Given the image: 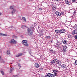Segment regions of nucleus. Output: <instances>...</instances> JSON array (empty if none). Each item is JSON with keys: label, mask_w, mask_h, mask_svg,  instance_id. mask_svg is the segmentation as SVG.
Masks as SVG:
<instances>
[{"label": "nucleus", "mask_w": 77, "mask_h": 77, "mask_svg": "<svg viewBox=\"0 0 77 77\" xmlns=\"http://www.w3.org/2000/svg\"><path fill=\"white\" fill-rule=\"evenodd\" d=\"M22 43L26 47H29V45L27 43V41L26 40H23L22 42Z\"/></svg>", "instance_id": "nucleus-1"}, {"label": "nucleus", "mask_w": 77, "mask_h": 77, "mask_svg": "<svg viewBox=\"0 0 77 77\" xmlns=\"http://www.w3.org/2000/svg\"><path fill=\"white\" fill-rule=\"evenodd\" d=\"M55 61L56 62V63L54 64L55 65H57V64L59 66H61V62L60 61L57 59H55Z\"/></svg>", "instance_id": "nucleus-2"}, {"label": "nucleus", "mask_w": 77, "mask_h": 77, "mask_svg": "<svg viewBox=\"0 0 77 77\" xmlns=\"http://www.w3.org/2000/svg\"><path fill=\"white\" fill-rule=\"evenodd\" d=\"M10 44H17V41L14 39H11L10 41Z\"/></svg>", "instance_id": "nucleus-3"}, {"label": "nucleus", "mask_w": 77, "mask_h": 77, "mask_svg": "<svg viewBox=\"0 0 77 77\" xmlns=\"http://www.w3.org/2000/svg\"><path fill=\"white\" fill-rule=\"evenodd\" d=\"M28 34L29 35H32V31L30 28H28L27 29Z\"/></svg>", "instance_id": "nucleus-4"}, {"label": "nucleus", "mask_w": 77, "mask_h": 77, "mask_svg": "<svg viewBox=\"0 0 77 77\" xmlns=\"http://www.w3.org/2000/svg\"><path fill=\"white\" fill-rule=\"evenodd\" d=\"M66 48H67V46L65 45L63 46V52H66Z\"/></svg>", "instance_id": "nucleus-5"}, {"label": "nucleus", "mask_w": 77, "mask_h": 77, "mask_svg": "<svg viewBox=\"0 0 77 77\" xmlns=\"http://www.w3.org/2000/svg\"><path fill=\"white\" fill-rule=\"evenodd\" d=\"M65 3L66 5H71V2L68 0H65Z\"/></svg>", "instance_id": "nucleus-6"}, {"label": "nucleus", "mask_w": 77, "mask_h": 77, "mask_svg": "<svg viewBox=\"0 0 77 77\" xmlns=\"http://www.w3.org/2000/svg\"><path fill=\"white\" fill-rule=\"evenodd\" d=\"M72 35H75L77 34V31L76 30H74L72 32Z\"/></svg>", "instance_id": "nucleus-7"}, {"label": "nucleus", "mask_w": 77, "mask_h": 77, "mask_svg": "<svg viewBox=\"0 0 77 77\" xmlns=\"http://www.w3.org/2000/svg\"><path fill=\"white\" fill-rule=\"evenodd\" d=\"M60 33H65V29H63L60 30Z\"/></svg>", "instance_id": "nucleus-8"}, {"label": "nucleus", "mask_w": 77, "mask_h": 77, "mask_svg": "<svg viewBox=\"0 0 77 77\" xmlns=\"http://www.w3.org/2000/svg\"><path fill=\"white\" fill-rule=\"evenodd\" d=\"M51 76V73H48L45 75V76H43L42 77H50Z\"/></svg>", "instance_id": "nucleus-9"}, {"label": "nucleus", "mask_w": 77, "mask_h": 77, "mask_svg": "<svg viewBox=\"0 0 77 77\" xmlns=\"http://www.w3.org/2000/svg\"><path fill=\"white\" fill-rule=\"evenodd\" d=\"M62 68H63V69H66V67L67 66L63 64L61 66Z\"/></svg>", "instance_id": "nucleus-10"}, {"label": "nucleus", "mask_w": 77, "mask_h": 77, "mask_svg": "<svg viewBox=\"0 0 77 77\" xmlns=\"http://www.w3.org/2000/svg\"><path fill=\"white\" fill-rule=\"evenodd\" d=\"M55 32L56 33H57L58 34H60V30H55Z\"/></svg>", "instance_id": "nucleus-11"}, {"label": "nucleus", "mask_w": 77, "mask_h": 77, "mask_svg": "<svg viewBox=\"0 0 77 77\" xmlns=\"http://www.w3.org/2000/svg\"><path fill=\"white\" fill-rule=\"evenodd\" d=\"M14 68H13L10 69L9 70V72L10 73H11V72H12V71H14Z\"/></svg>", "instance_id": "nucleus-12"}, {"label": "nucleus", "mask_w": 77, "mask_h": 77, "mask_svg": "<svg viewBox=\"0 0 77 77\" xmlns=\"http://www.w3.org/2000/svg\"><path fill=\"white\" fill-rule=\"evenodd\" d=\"M63 44H66L67 43V41L63 39Z\"/></svg>", "instance_id": "nucleus-13"}, {"label": "nucleus", "mask_w": 77, "mask_h": 77, "mask_svg": "<svg viewBox=\"0 0 77 77\" xmlns=\"http://www.w3.org/2000/svg\"><path fill=\"white\" fill-rule=\"evenodd\" d=\"M16 11V10L15 9H13V10H12L11 11V14L12 15H13L14 14H15V12Z\"/></svg>", "instance_id": "nucleus-14"}, {"label": "nucleus", "mask_w": 77, "mask_h": 77, "mask_svg": "<svg viewBox=\"0 0 77 77\" xmlns=\"http://www.w3.org/2000/svg\"><path fill=\"white\" fill-rule=\"evenodd\" d=\"M34 66L36 68H38L39 67V64L38 63H35L34 65Z\"/></svg>", "instance_id": "nucleus-15"}, {"label": "nucleus", "mask_w": 77, "mask_h": 77, "mask_svg": "<svg viewBox=\"0 0 77 77\" xmlns=\"http://www.w3.org/2000/svg\"><path fill=\"white\" fill-rule=\"evenodd\" d=\"M22 28H23V29H26V28H28V27L26 26L23 25L22 26Z\"/></svg>", "instance_id": "nucleus-16"}, {"label": "nucleus", "mask_w": 77, "mask_h": 77, "mask_svg": "<svg viewBox=\"0 0 77 77\" xmlns=\"http://www.w3.org/2000/svg\"><path fill=\"white\" fill-rule=\"evenodd\" d=\"M22 20L25 22H26V19L25 18V17H22Z\"/></svg>", "instance_id": "nucleus-17"}, {"label": "nucleus", "mask_w": 77, "mask_h": 77, "mask_svg": "<svg viewBox=\"0 0 77 77\" xmlns=\"http://www.w3.org/2000/svg\"><path fill=\"white\" fill-rule=\"evenodd\" d=\"M51 63H54L55 64H56V61L54 60H52L51 62Z\"/></svg>", "instance_id": "nucleus-18"}, {"label": "nucleus", "mask_w": 77, "mask_h": 77, "mask_svg": "<svg viewBox=\"0 0 77 77\" xmlns=\"http://www.w3.org/2000/svg\"><path fill=\"white\" fill-rule=\"evenodd\" d=\"M0 36H7V35L4 34L0 33Z\"/></svg>", "instance_id": "nucleus-19"}, {"label": "nucleus", "mask_w": 77, "mask_h": 77, "mask_svg": "<svg viewBox=\"0 0 77 77\" xmlns=\"http://www.w3.org/2000/svg\"><path fill=\"white\" fill-rule=\"evenodd\" d=\"M68 37L70 39H71L72 38V35L70 34L69 35H68Z\"/></svg>", "instance_id": "nucleus-20"}, {"label": "nucleus", "mask_w": 77, "mask_h": 77, "mask_svg": "<svg viewBox=\"0 0 77 77\" xmlns=\"http://www.w3.org/2000/svg\"><path fill=\"white\" fill-rule=\"evenodd\" d=\"M45 38H46V39H50V38H51V37L49 36H46Z\"/></svg>", "instance_id": "nucleus-21"}, {"label": "nucleus", "mask_w": 77, "mask_h": 77, "mask_svg": "<svg viewBox=\"0 0 77 77\" xmlns=\"http://www.w3.org/2000/svg\"><path fill=\"white\" fill-rule=\"evenodd\" d=\"M7 54H10V51L9 50H8L7 51Z\"/></svg>", "instance_id": "nucleus-22"}, {"label": "nucleus", "mask_w": 77, "mask_h": 77, "mask_svg": "<svg viewBox=\"0 0 77 77\" xmlns=\"http://www.w3.org/2000/svg\"><path fill=\"white\" fill-rule=\"evenodd\" d=\"M14 8V6H10V9H13Z\"/></svg>", "instance_id": "nucleus-23"}, {"label": "nucleus", "mask_w": 77, "mask_h": 77, "mask_svg": "<svg viewBox=\"0 0 77 77\" xmlns=\"http://www.w3.org/2000/svg\"><path fill=\"white\" fill-rule=\"evenodd\" d=\"M1 72L2 74V75H4V72H3V70L2 69L1 70Z\"/></svg>", "instance_id": "nucleus-24"}, {"label": "nucleus", "mask_w": 77, "mask_h": 77, "mask_svg": "<svg viewBox=\"0 0 77 77\" xmlns=\"http://www.w3.org/2000/svg\"><path fill=\"white\" fill-rule=\"evenodd\" d=\"M51 77H56L55 76V75H54L53 74H51Z\"/></svg>", "instance_id": "nucleus-25"}, {"label": "nucleus", "mask_w": 77, "mask_h": 77, "mask_svg": "<svg viewBox=\"0 0 77 77\" xmlns=\"http://www.w3.org/2000/svg\"><path fill=\"white\" fill-rule=\"evenodd\" d=\"M55 48H59V45H55Z\"/></svg>", "instance_id": "nucleus-26"}, {"label": "nucleus", "mask_w": 77, "mask_h": 77, "mask_svg": "<svg viewBox=\"0 0 77 77\" xmlns=\"http://www.w3.org/2000/svg\"><path fill=\"white\" fill-rule=\"evenodd\" d=\"M59 12L58 11H56L55 12V14H56L57 15V16H58V15L59 14Z\"/></svg>", "instance_id": "nucleus-27"}, {"label": "nucleus", "mask_w": 77, "mask_h": 77, "mask_svg": "<svg viewBox=\"0 0 77 77\" xmlns=\"http://www.w3.org/2000/svg\"><path fill=\"white\" fill-rule=\"evenodd\" d=\"M61 13H60V12H59L58 16V17H61Z\"/></svg>", "instance_id": "nucleus-28"}, {"label": "nucleus", "mask_w": 77, "mask_h": 77, "mask_svg": "<svg viewBox=\"0 0 77 77\" xmlns=\"http://www.w3.org/2000/svg\"><path fill=\"white\" fill-rule=\"evenodd\" d=\"M72 2L75 3V2H76V1H77V0H72Z\"/></svg>", "instance_id": "nucleus-29"}, {"label": "nucleus", "mask_w": 77, "mask_h": 77, "mask_svg": "<svg viewBox=\"0 0 77 77\" xmlns=\"http://www.w3.org/2000/svg\"><path fill=\"white\" fill-rule=\"evenodd\" d=\"M52 9L54 10H55V9H56V7H55L54 6H53L52 7Z\"/></svg>", "instance_id": "nucleus-30"}, {"label": "nucleus", "mask_w": 77, "mask_h": 77, "mask_svg": "<svg viewBox=\"0 0 77 77\" xmlns=\"http://www.w3.org/2000/svg\"><path fill=\"white\" fill-rule=\"evenodd\" d=\"M61 15H64L65 14V13H64V12H62L61 13Z\"/></svg>", "instance_id": "nucleus-31"}, {"label": "nucleus", "mask_w": 77, "mask_h": 77, "mask_svg": "<svg viewBox=\"0 0 77 77\" xmlns=\"http://www.w3.org/2000/svg\"><path fill=\"white\" fill-rule=\"evenodd\" d=\"M50 42L51 44V43H53V41L52 40H50Z\"/></svg>", "instance_id": "nucleus-32"}, {"label": "nucleus", "mask_w": 77, "mask_h": 77, "mask_svg": "<svg viewBox=\"0 0 77 77\" xmlns=\"http://www.w3.org/2000/svg\"><path fill=\"white\" fill-rule=\"evenodd\" d=\"M75 65H77V60H76L75 61Z\"/></svg>", "instance_id": "nucleus-33"}, {"label": "nucleus", "mask_w": 77, "mask_h": 77, "mask_svg": "<svg viewBox=\"0 0 77 77\" xmlns=\"http://www.w3.org/2000/svg\"><path fill=\"white\" fill-rule=\"evenodd\" d=\"M54 72L55 73H56V72H57V71H56V70H53Z\"/></svg>", "instance_id": "nucleus-34"}, {"label": "nucleus", "mask_w": 77, "mask_h": 77, "mask_svg": "<svg viewBox=\"0 0 77 77\" xmlns=\"http://www.w3.org/2000/svg\"><path fill=\"white\" fill-rule=\"evenodd\" d=\"M23 54L22 53H20L19 54V56H21Z\"/></svg>", "instance_id": "nucleus-35"}, {"label": "nucleus", "mask_w": 77, "mask_h": 77, "mask_svg": "<svg viewBox=\"0 0 77 77\" xmlns=\"http://www.w3.org/2000/svg\"><path fill=\"white\" fill-rule=\"evenodd\" d=\"M75 38V39H77V35H75L74 36Z\"/></svg>", "instance_id": "nucleus-36"}, {"label": "nucleus", "mask_w": 77, "mask_h": 77, "mask_svg": "<svg viewBox=\"0 0 77 77\" xmlns=\"http://www.w3.org/2000/svg\"><path fill=\"white\" fill-rule=\"evenodd\" d=\"M19 56H20V55H19V54L17 55L16 56V57H19Z\"/></svg>", "instance_id": "nucleus-37"}, {"label": "nucleus", "mask_w": 77, "mask_h": 77, "mask_svg": "<svg viewBox=\"0 0 77 77\" xmlns=\"http://www.w3.org/2000/svg\"><path fill=\"white\" fill-rule=\"evenodd\" d=\"M54 75L55 76H57V74L56 73H54Z\"/></svg>", "instance_id": "nucleus-38"}, {"label": "nucleus", "mask_w": 77, "mask_h": 77, "mask_svg": "<svg viewBox=\"0 0 77 77\" xmlns=\"http://www.w3.org/2000/svg\"><path fill=\"white\" fill-rule=\"evenodd\" d=\"M18 66L19 67H20V68H21V65H20V64H18Z\"/></svg>", "instance_id": "nucleus-39"}, {"label": "nucleus", "mask_w": 77, "mask_h": 77, "mask_svg": "<svg viewBox=\"0 0 77 77\" xmlns=\"http://www.w3.org/2000/svg\"><path fill=\"white\" fill-rule=\"evenodd\" d=\"M50 51H51V53H53V50H50Z\"/></svg>", "instance_id": "nucleus-40"}, {"label": "nucleus", "mask_w": 77, "mask_h": 77, "mask_svg": "<svg viewBox=\"0 0 77 77\" xmlns=\"http://www.w3.org/2000/svg\"><path fill=\"white\" fill-rule=\"evenodd\" d=\"M14 77H18V76H17V75H14Z\"/></svg>", "instance_id": "nucleus-41"}, {"label": "nucleus", "mask_w": 77, "mask_h": 77, "mask_svg": "<svg viewBox=\"0 0 77 77\" xmlns=\"http://www.w3.org/2000/svg\"><path fill=\"white\" fill-rule=\"evenodd\" d=\"M56 2H59V1H60V0H55Z\"/></svg>", "instance_id": "nucleus-42"}, {"label": "nucleus", "mask_w": 77, "mask_h": 77, "mask_svg": "<svg viewBox=\"0 0 77 77\" xmlns=\"http://www.w3.org/2000/svg\"><path fill=\"white\" fill-rule=\"evenodd\" d=\"M39 10L40 11H41L42 10V8H39Z\"/></svg>", "instance_id": "nucleus-43"}, {"label": "nucleus", "mask_w": 77, "mask_h": 77, "mask_svg": "<svg viewBox=\"0 0 77 77\" xmlns=\"http://www.w3.org/2000/svg\"><path fill=\"white\" fill-rule=\"evenodd\" d=\"M2 13L0 12V15H2Z\"/></svg>", "instance_id": "nucleus-44"}, {"label": "nucleus", "mask_w": 77, "mask_h": 77, "mask_svg": "<svg viewBox=\"0 0 77 77\" xmlns=\"http://www.w3.org/2000/svg\"><path fill=\"white\" fill-rule=\"evenodd\" d=\"M1 59V56H0V60Z\"/></svg>", "instance_id": "nucleus-45"}, {"label": "nucleus", "mask_w": 77, "mask_h": 77, "mask_svg": "<svg viewBox=\"0 0 77 77\" xmlns=\"http://www.w3.org/2000/svg\"><path fill=\"white\" fill-rule=\"evenodd\" d=\"M29 0L30 1V2H31L32 0Z\"/></svg>", "instance_id": "nucleus-46"}, {"label": "nucleus", "mask_w": 77, "mask_h": 77, "mask_svg": "<svg viewBox=\"0 0 77 77\" xmlns=\"http://www.w3.org/2000/svg\"><path fill=\"white\" fill-rule=\"evenodd\" d=\"M29 53H30V54H31V53H32V52H29Z\"/></svg>", "instance_id": "nucleus-47"}, {"label": "nucleus", "mask_w": 77, "mask_h": 77, "mask_svg": "<svg viewBox=\"0 0 77 77\" xmlns=\"http://www.w3.org/2000/svg\"><path fill=\"white\" fill-rule=\"evenodd\" d=\"M33 77H36V76L35 77V76H33Z\"/></svg>", "instance_id": "nucleus-48"}, {"label": "nucleus", "mask_w": 77, "mask_h": 77, "mask_svg": "<svg viewBox=\"0 0 77 77\" xmlns=\"http://www.w3.org/2000/svg\"><path fill=\"white\" fill-rule=\"evenodd\" d=\"M58 43H59V42H58Z\"/></svg>", "instance_id": "nucleus-49"}, {"label": "nucleus", "mask_w": 77, "mask_h": 77, "mask_svg": "<svg viewBox=\"0 0 77 77\" xmlns=\"http://www.w3.org/2000/svg\"><path fill=\"white\" fill-rule=\"evenodd\" d=\"M3 0L5 1V0Z\"/></svg>", "instance_id": "nucleus-50"}]
</instances>
